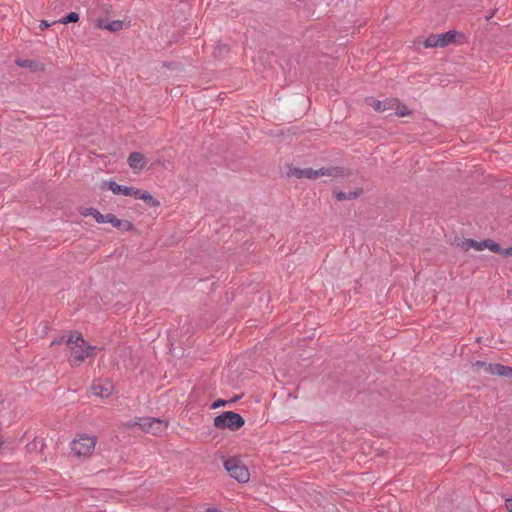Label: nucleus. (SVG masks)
I'll return each instance as SVG.
<instances>
[{
	"label": "nucleus",
	"mask_w": 512,
	"mask_h": 512,
	"mask_svg": "<svg viewBox=\"0 0 512 512\" xmlns=\"http://www.w3.org/2000/svg\"><path fill=\"white\" fill-rule=\"evenodd\" d=\"M107 223H110L114 228L125 232L134 228L133 224L128 220L118 219L114 214L109 213Z\"/></svg>",
	"instance_id": "12"
},
{
	"label": "nucleus",
	"mask_w": 512,
	"mask_h": 512,
	"mask_svg": "<svg viewBox=\"0 0 512 512\" xmlns=\"http://www.w3.org/2000/svg\"><path fill=\"white\" fill-rule=\"evenodd\" d=\"M396 112L395 114L399 117H403L410 114V111L406 106H400L399 103L395 106Z\"/></svg>",
	"instance_id": "23"
},
{
	"label": "nucleus",
	"mask_w": 512,
	"mask_h": 512,
	"mask_svg": "<svg viewBox=\"0 0 512 512\" xmlns=\"http://www.w3.org/2000/svg\"><path fill=\"white\" fill-rule=\"evenodd\" d=\"M243 425L244 419L238 413L231 411L224 412L214 419V426L219 429L237 430Z\"/></svg>",
	"instance_id": "6"
},
{
	"label": "nucleus",
	"mask_w": 512,
	"mask_h": 512,
	"mask_svg": "<svg viewBox=\"0 0 512 512\" xmlns=\"http://www.w3.org/2000/svg\"><path fill=\"white\" fill-rule=\"evenodd\" d=\"M138 422H139V418H137L135 420H129L127 422H121L120 427L121 428L131 429L133 427L139 426Z\"/></svg>",
	"instance_id": "25"
},
{
	"label": "nucleus",
	"mask_w": 512,
	"mask_h": 512,
	"mask_svg": "<svg viewBox=\"0 0 512 512\" xmlns=\"http://www.w3.org/2000/svg\"><path fill=\"white\" fill-rule=\"evenodd\" d=\"M139 427L145 433L153 435H162L166 432L168 423L158 418L143 417L139 418Z\"/></svg>",
	"instance_id": "7"
},
{
	"label": "nucleus",
	"mask_w": 512,
	"mask_h": 512,
	"mask_svg": "<svg viewBox=\"0 0 512 512\" xmlns=\"http://www.w3.org/2000/svg\"><path fill=\"white\" fill-rule=\"evenodd\" d=\"M65 343L68 361L72 366H78L94 355L95 347L87 344L83 336L78 332L71 334Z\"/></svg>",
	"instance_id": "1"
},
{
	"label": "nucleus",
	"mask_w": 512,
	"mask_h": 512,
	"mask_svg": "<svg viewBox=\"0 0 512 512\" xmlns=\"http://www.w3.org/2000/svg\"><path fill=\"white\" fill-rule=\"evenodd\" d=\"M456 33L454 31H448L443 34L430 35L425 41L424 46L426 48L432 47H446L455 40Z\"/></svg>",
	"instance_id": "8"
},
{
	"label": "nucleus",
	"mask_w": 512,
	"mask_h": 512,
	"mask_svg": "<svg viewBox=\"0 0 512 512\" xmlns=\"http://www.w3.org/2000/svg\"><path fill=\"white\" fill-rule=\"evenodd\" d=\"M368 105L374 108L376 111H386V110H392L395 108V106L398 104V99L390 98L385 99L383 101L375 100L374 98H367L366 99Z\"/></svg>",
	"instance_id": "9"
},
{
	"label": "nucleus",
	"mask_w": 512,
	"mask_h": 512,
	"mask_svg": "<svg viewBox=\"0 0 512 512\" xmlns=\"http://www.w3.org/2000/svg\"><path fill=\"white\" fill-rule=\"evenodd\" d=\"M94 211H96L95 208H92V207H81L79 212L82 216H92L94 215Z\"/></svg>",
	"instance_id": "26"
},
{
	"label": "nucleus",
	"mask_w": 512,
	"mask_h": 512,
	"mask_svg": "<svg viewBox=\"0 0 512 512\" xmlns=\"http://www.w3.org/2000/svg\"><path fill=\"white\" fill-rule=\"evenodd\" d=\"M482 244L484 246V249L487 248L489 249L490 251L494 252V253H497L499 254L500 252H502V248L500 247V245L496 242H494L493 240L491 239H486V240H483L482 241Z\"/></svg>",
	"instance_id": "17"
},
{
	"label": "nucleus",
	"mask_w": 512,
	"mask_h": 512,
	"mask_svg": "<svg viewBox=\"0 0 512 512\" xmlns=\"http://www.w3.org/2000/svg\"><path fill=\"white\" fill-rule=\"evenodd\" d=\"M50 26V23H48L46 20H42L39 24V28L41 30H45Z\"/></svg>",
	"instance_id": "29"
},
{
	"label": "nucleus",
	"mask_w": 512,
	"mask_h": 512,
	"mask_svg": "<svg viewBox=\"0 0 512 512\" xmlns=\"http://www.w3.org/2000/svg\"><path fill=\"white\" fill-rule=\"evenodd\" d=\"M16 64L20 67L31 68L34 65V62L31 60H17Z\"/></svg>",
	"instance_id": "27"
},
{
	"label": "nucleus",
	"mask_w": 512,
	"mask_h": 512,
	"mask_svg": "<svg viewBox=\"0 0 512 512\" xmlns=\"http://www.w3.org/2000/svg\"><path fill=\"white\" fill-rule=\"evenodd\" d=\"M229 51V47L226 44H219L214 48L213 54L219 57Z\"/></svg>",
	"instance_id": "21"
},
{
	"label": "nucleus",
	"mask_w": 512,
	"mask_h": 512,
	"mask_svg": "<svg viewBox=\"0 0 512 512\" xmlns=\"http://www.w3.org/2000/svg\"><path fill=\"white\" fill-rule=\"evenodd\" d=\"M363 193V189L362 188H358L354 191H351V192H343V191H339V192H336L335 193V196L337 198L338 201H344V200H353V199H357L361 194Z\"/></svg>",
	"instance_id": "15"
},
{
	"label": "nucleus",
	"mask_w": 512,
	"mask_h": 512,
	"mask_svg": "<svg viewBox=\"0 0 512 512\" xmlns=\"http://www.w3.org/2000/svg\"><path fill=\"white\" fill-rule=\"evenodd\" d=\"M141 196V200H143L150 207H158L160 205V202L147 191H145Z\"/></svg>",
	"instance_id": "18"
},
{
	"label": "nucleus",
	"mask_w": 512,
	"mask_h": 512,
	"mask_svg": "<svg viewBox=\"0 0 512 512\" xmlns=\"http://www.w3.org/2000/svg\"><path fill=\"white\" fill-rule=\"evenodd\" d=\"M494 14H495V10H493L491 14H488V16H486V20L487 21L490 20Z\"/></svg>",
	"instance_id": "33"
},
{
	"label": "nucleus",
	"mask_w": 512,
	"mask_h": 512,
	"mask_svg": "<svg viewBox=\"0 0 512 512\" xmlns=\"http://www.w3.org/2000/svg\"><path fill=\"white\" fill-rule=\"evenodd\" d=\"M475 372L479 374L498 375L512 379V367L499 363H486L484 361H476L472 364Z\"/></svg>",
	"instance_id": "4"
},
{
	"label": "nucleus",
	"mask_w": 512,
	"mask_h": 512,
	"mask_svg": "<svg viewBox=\"0 0 512 512\" xmlns=\"http://www.w3.org/2000/svg\"><path fill=\"white\" fill-rule=\"evenodd\" d=\"M64 341H65L64 337H63V336H61L59 339H54V340L51 342L50 346L52 347V346H54V345L61 344V343H63Z\"/></svg>",
	"instance_id": "30"
},
{
	"label": "nucleus",
	"mask_w": 512,
	"mask_h": 512,
	"mask_svg": "<svg viewBox=\"0 0 512 512\" xmlns=\"http://www.w3.org/2000/svg\"><path fill=\"white\" fill-rule=\"evenodd\" d=\"M79 20V14L76 12H70L62 17L58 22L61 24L75 23Z\"/></svg>",
	"instance_id": "19"
},
{
	"label": "nucleus",
	"mask_w": 512,
	"mask_h": 512,
	"mask_svg": "<svg viewBox=\"0 0 512 512\" xmlns=\"http://www.w3.org/2000/svg\"><path fill=\"white\" fill-rule=\"evenodd\" d=\"M89 393L103 399L108 398L113 394V386H90Z\"/></svg>",
	"instance_id": "14"
},
{
	"label": "nucleus",
	"mask_w": 512,
	"mask_h": 512,
	"mask_svg": "<svg viewBox=\"0 0 512 512\" xmlns=\"http://www.w3.org/2000/svg\"><path fill=\"white\" fill-rule=\"evenodd\" d=\"M505 507L509 512H512V498L506 500Z\"/></svg>",
	"instance_id": "32"
},
{
	"label": "nucleus",
	"mask_w": 512,
	"mask_h": 512,
	"mask_svg": "<svg viewBox=\"0 0 512 512\" xmlns=\"http://www.w3.org/2000/svg\"><path fill=\"white\" fill-rule=\"evenodd\" d=\"M499 254H501L505 257L512 256V247H508L505 249L502 248V252H500Z\"/></svg>",
	"instance_id": "28"
},
{
	"label": "nucleus",
	"mask_w": 512,
	"mask_h": 512,
	"mask_svg": "<svg viewBox=\"0 0 512 512\" xmlns=\"http://www.w3.org/2000/svg\"><path fill=\"white\" fill-rule=\"evenodd\" d=\"M94 212L95 213L93 215V218L96 220L97 223H99V224L107 223L108 214L104 215V214L100 213L97 209Z\"/></svg>",
	"instance_id": "22"
},
{
	"label": "nucleus",
	"mask_w": 512,
	"mask_h": 512,
	"mask_svg": "<svg viewBox=\"0 0 512 512\" xmlns=\"http://www.w3.org/2000/svg\"><path fill=\"white\" fill-rule=\"evenodd\" d=\"M480 341H481V338H480V337H478V338L476 339V342H477V343H480Z\"/></svg>",
	"instance_id": "35"
},
{
	"label": "nucleus",
	"mask_w": 512,
	"mask_h": 512,
	"mask_svg": "<svg viewBox=\"0 0 512 512\" xmlns=\"http://www.w3.org/2000/svg\"><path fill=\"white\" fill-rule=\"evenodd\" d=\"M95 26L99 29L117 32L123 29L124 23L121 20L108 21L107 19L99 18L97 19Z\"/></svg>",
	"instance_id": "11"
},
{
	"label": "nucleus",
	"mask_w": 512,
	"mask_h": 512,
	"mask_svg": "<svg viewBox=\"0 0 512 512\" xmlns=\"http://www.w3.org/2000/svg\"><path fill=\"white\" fill-rule=\"evenodd\" d=\"M255 376L256 375L253 372L249 371V372L238 374L235 378H232V381L244 382V381L256 380Z\"/></svg>",
	"instance_id": "20"
},
{
	"label": "nucleus",
	"mask_w": 512,
	"mask_h": 512,
	"mask_svg": "<svg viewBox=\"0 0 512 512\" xmlns=\"http://www.w3.org/2000/svg\"><path fill=\"white\" fill-rule=\"evenodd\" d=\"M96 442V437L80 434L70 443L71 452L76 457H89L95 449Z\"/></svg>",
	"instance_id": "3"
},
{
	"label": "nucleus",
	"mask_w": 512,
	"mask_h": 512,
	"mask_svg": "<svg viewBox=\"0 0 512 512\" xmlns=\"http://www.w3.org/2000/svg\"><path fill=\"white\" fill-rule=\"evenodd\" d=\"M129 187L130 186L120 185V184L116 183L115 181H107V182H103L101 189H108V190L112 191L113 194H116V195L121 194L124 196H128Z\"/></svg>",
	"instance_id": "13"
},
{
	"label": "nucleus",
	"mask_w": 512,
	"mask_h": 512,
	"mask_svg": "<svg viewBox=\"0 0 512 512\" xmlns=\"http://www.w3.org/2000/svg\"><path fill=\"white\" fill-rule=\"evenodd\" d=\"M225 403L226 402L224 400L219 399L212 404V408H217V407L223 406V405H225Z\"/></svg>",
	"instance_id": "31"
},
{
	"label": "nucleus",
	"mask_w": 512,
	"mask_h": 512,
	"mask_svg": "<svg viewBox=\"0 0 512 512\" xmlns=\"http://www.w3.org/2000/svg\"><path fill=\"white\" fill-rule=\"evenodd\" d=\"M145 191L143 190H140L138 188H135V187H129V193H128V196H131V197H134L135 199H141L142 198V194L144 193Z\"/></svg>",
	"instance_id": "24"
},
{
	"label": "nucleus",
	"mask_w": 512,
	"mask_h": 512,
	"mask_svg": "<svg viewBox=\"0 0 512 512\" xmlns=\"http://www.w3.org/2000/svg\"><path fill=\"white\" fill-rule=\"evenodd\" d=\"M206 512H219V510L216 508H209L206 510Z\"/></svg>",
	"instance_id": "34"
},
{
	"label": "nucleus",
	"mask_w": 512,
	"mask_h": 512,
	"mask_svg": "<svg viewBox=\"0 0 512 512\" xmlns=\"http://www.w3.org/2000/svg\"><path fill=\"white\" fill-rule=\"evenodd\" d=\"M459 246L462 248L463 251H468L469 249L473 248L477 251L484 250V246L482 244V241H476L473 239H466L462 241Z\"/></svg>",
	"instance_id": "16"
},
{
	"label": "nucleus",
	"mask_w": 512,
	"mask_h": 512,
	"mask_svg": "<svg viewBox=\"0 0 512 512\" xmlns=\"http://www.w3.org/2000/svg\"><path fill=\"white\" fill-rule=\"evenodd\" d=\"M288 176H293L298 179L308 178V179H317L318 177L327 176V177H343L345 176L344 169L341 167H322L320 169L314 170L312 168H296L290 167L288 172Z\"/></svg>",
	"instance_id": "2"
},
{
	"label": "nucleus",
	"mask_w": 512,
	"mask_h": 512,
	"mask_svg": "<svg viewBox=\"0 0 512 512\" xmlns=\"http://www.w3.org/2000/svg\"><path fill=\"white\" fill-rule=\"evenodd\" d=\"M224 467L229 475L240 483H246L250 479V473L242 461L236 457L228 458Z\"/></svg>",
	"instance_id": "5"
},
{
	"label": "nucleus",
	"mask_w": 512,
	"mask_h": 512,
	"mask_svg": "<svg viewBox=\"0 0 512 512\" xmlns=\"http://www.w3.org/2000/svg\"><path fill=\"white\" fill-rule=\"evenodd\" d=\"M128 165L134 172H139L145 167L147 160L143 153L132 152L128 157Z\"/></svg>",
	"instance_id": "10"
}]
</instances>
